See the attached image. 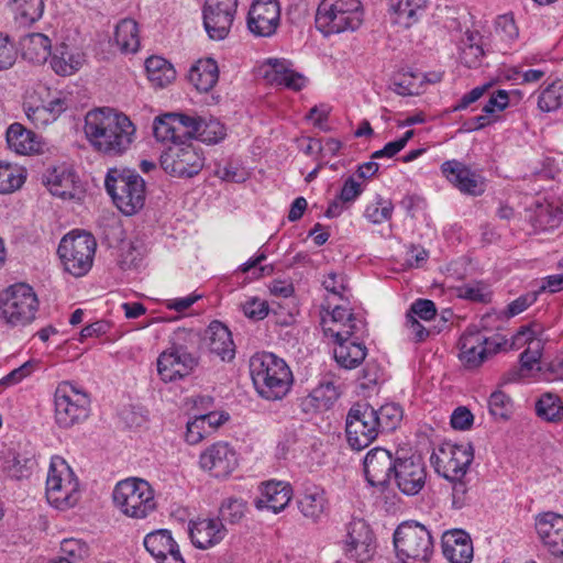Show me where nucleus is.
<instances>
[{
  "label": "nucleus",
  "mask_w": 563,
  "mask_h": 563,
  "mask_svg": "<svg viewBox=\"0 0 563 563\" xmlns=\"http://www.w3.org/2000/svg\"><path fill=\"white\" fill-rule=\"evenodd\" d=\"M488 409L496 419L506 420L512 411V400L503 390H495L488 399Z\"/></svg>",
  "instance_id": "864d4df0"
},
{
  "label": "nucleus",
  "mask_w": 563,
  "mask_h": 563,
  "mask_svg": "<svg viewBox=\"0 0 563 563\" xmlns=\"http://www.w3.org/2000/svg\"><path fill=\"white\" fill-rule=\"evenodd\" d=\"M37 310V296L26 284H14L0 292V319L7 325H27L35 319Z\"/></svg>",
  "instance_id": "423d86ee"
},
{
  "label": "nucleus",
  "mask_w": 563,
  "mask_h": 563,
  "mask_svg": "<svg viewBox=\"0 0 563 563\" xmlns=\"http://www.w3.org/2000/svg\"><path fill=\"white\" fill-rule=\"evenodd\" d=\"M147 78L157 87H166L176 78L173 65L163 57L152 56L145 60Z\"/></svg>",
  "instance_id": "58836bf2"
},
{
  "label": "nucleus",
  "mask_w": 563,
  "mask_h": 563,
  "mask_svg": "<svg viewBox=\"0 0 563 563\" xmlns=\"http://www.w3.org/2000/svg\"><path fill=\"white\" fill-rule=\"evenodd\" d=\"M537 415L551 422L559 421L563 417L561 399L552 394H544L536 404Z\"/></svg>",
  "instance_id": "de8ad7c7"
},
{
  "label": "nucleus",
  "mask_w": 563,
  "mask_h": 563,
  "mask_svg": "<svg viewBox=\"0 0 563 563\" xmlns=\"http://www.w3.org/2000/svg\"><path fill=\"white\" fill-rule=\"evenodd\" d=\"M16 59V49L9 37L0 33V70L9 69Z\"/></svg>",
  "instance_id": "0e129e2a"
},
{
  "label": "nucleus",
  "mask_w": 563,
  "mask_h": 563,
  "mask_svg": "<svg viewBox=\"0 0 563 563\" xmlns=\"http://www.w3.org/2000/svg\"><path fill=\"white\" fill-rule=\"evenodd\" d=\"M396 466V455L384 448H374L364 459V473L366 481L374 487H386Z\"/></svg>",
  "instance_id": "5701e85b"
},
{
  "label": "nucleus",
  "mask_w": 563,
  "mask_h": 563,
  "mask_svg": "<svg viewBox=\"0 0 563 563\" xmlns=\"http://www.w3.org/2000/svg\"><path fill=\"white\" fill-rule=\"evenodd\" d=\"M199 120V130L197 131L196 139L206 144H217L222 141L225 135L224 125L217 119H202L197 117Z\"/></svg>",
  "instance_id": "49530a36"
},
{
  "label": "nucleus",
  "mask_w": 563,
  "mask_h": 563,
  "mask_svg": "<svg viewBox=\"0 0 563 563\" xmlns=\"http://www.w3.org/2000/svg\"><path fill=\"white\" fill-rule=\"evenodd\" d=\"M344 553L356 563L371 561L377 549L376 539L371 527L363 519H353L346 525Z\"/></svg>",
  "instance_id": "a211bd4d"
},
{
  "label": "nucleus",
  "mask_w": 563,
  "mask_h": 563,
  "mask_svg": "<svg viewBox=\"0 0 563 563\" xmlns=\"http://www.w3.org/2000/svg\"><path fill=\"white\" fill-rule=\"evenodd\" d=\"M96 247L97 242L92 234L73 231L60 240L57 252L65 271L75 277H81L92 266Z\"/></svg>",
  "instance_id": "6e6552de"
},
{
  "label": "nucleus",
  "mask_w": 563,
  "mask_h": 563,
  "mask_svg": "<svg viewBox=\"0 0 563 563\" xmlns=\"http://www.w3.org/2000/svg\"><path fill=\"white\" fill-rule=\"evenodd\" d=\"M360 331L356 327L350 325L349 329H334L324 324L325 336L332 338L335 343L333 355L336 363L344 368L352 369L357 367L366 357L367 349L363 343L352 341Z\"/></svg>",
  "instance_id": "4468645a"
},
{
  "label": "nucleus",
  "mask_w": 563,
  "mask_h": 563,
  "mask_svg": "<svg viewBox=\"0 0 563 563\" xmlns=\"http://www.w3.org/2000/svg\"><path fill=\"white\" fill-rule=\"evenodd\" d=\"M104 187L117 208L125 216L135 214L145 203V181L130 168H110Z\"/></svg>",
  "instance_id": "7ed1b4c3"
},
{
  "label": "nucleus",
  "mask_w": 563,
  "mask_h": 563,
  "mask_svg": "<svg viewBox=\"0 0 563 563\" xmlns=\"http://www.w3.org/2000/svg\"><path fill=\"white\" fill-rule=\"evenodd\" d=\"M85 134L97 152L114 157L130 148L135 126L125 114L110 108H99L86 114Z\"/></svg>",
  "instance_id": "f257e3e1"
},
{
  "label": "nucleus",
  "mask_w": 563,
  "mask_h": 563,
  "mask_svg": "<svg viewBox=\"0 0 563 563\" xmlns=\"http://www.w3.org/2000/svg\"><path fill=\"white\" fill-rule=\"evenodd\" d=\"M537 533L544 548L554 556H563V516L544 512L537 518Z\"/></svg>",
  "instance_id": "393cba45"
},
{
  "label": "nucleus",
  "mask_w": 563,
  "mask_h": 563,
  "mask_svg": "<svg viewBox=\"0 0 563 563\" xmlns=\"http://www.w3.org/2000/svg\"><path fill=\"white\" fill-rule=\"evenodd\" d=\"M416 75L413 73L404 74L398 81H394L393 91L399 96H413L420 91V86L415 82Z\"/></svg>",
  "instance_id": "69168bd1"
},
{
  "label": "nucleus",
  "mask_w": 563,
  "mask_h": 563,
  "mask_svg": "<svg viewBox=\"0 0 563 563\" xmlns=\"http://www.w3.org/2000/svg\"><path fill=\"white\" fill-rule=\"evenodd\" d=\"M205 343L210 353L222 361H231L235 354V345L228 327L220 321H212L205 334Z\"/></svg>",
  "instance_id": "c756f323"
},
{
  "label": "nucleus",
  "mask_w": 563,
  "mask_h": 563,
  "mask_svg": "<svg viewBox=\"0 0 563 563\" xmlns=\"http://www.w3.org/2000/svg\"><path fill=\"white\" fill-rule=\"evenodd\" d=\"M328 507L325 492L319 486L307 487L298 499L300 512L312 521H318Z\"/></svg>",
  "instance_id": "c9c22d12"
},
{
  "label": "nucleus",
  "mask_w": 563,
  "mask_h": 563,
  "mask_svg": "<svg viewBox=\"0 0 563 563\" xmlns=\"http://www.w3.org/2000/svg\"><path fill=\"white\" fill-rule=\"evenodd\" d=\"M394 545L402 563H428L434 552L431 531L417 521H405L397 527Z\"/></svg>",
  "instance_id": "39448f33"
},
{
  "label": "nucleus",
  "mask_w": 563,
  "mask_h": 563,
  "mask_svg": "<svg viewBox=\"0 0 563 563\" xmlns=\"http://www.w3.org/2000/svg\"><path fill=\"white\" fill-rule=\"evenodd\" d=\"M363 21L360 0H321L316 27L325 36L356 30Z\"/></svg>",
  "instance_id": "20e7f679"
},
{
  "label": "nucleus",
  "mask_w": 563,
  "mask_h": 563,
  "mask_svg": "<svg viewBox=\"0 0 563 563\" xmlns=\"http://www.w3.org/2000/svg\"><path fill=\"white\" fill-rule=\"evenodd\" d=\"M189 536L196 548L206 550L220 543L227 536V529L218 519H197L189 523Z\"/></svg>",
  "instance_id": "cd10ccee"
},
{
  "label": "nucleus",
  "mask_w": 563,
  "mask_h": 563,
  "mask_svg": "<svg viewBox=\"0 0 563 563\" xmlns=\"http://www.w3.org/2000/svg\"><path fill=\"white\" fill-rule=\"evenodd\" d=\"M500 346V342L493 341L476 328L470 327L459 340V357L465 368L474 369L496 354Z\"/></svg>",
  "instance_id": "2eb2a0df"
},
{
  "label": "nucleus",
  "mask_w": 563,
  "mask_h": 563,
  "mask_svg": "<svg viewBox=\"0 0 563 563\" xmlns=\"http://www.w3.org/2000/svg\"><path fill=\"white\" fill-rule=\"evenodd\" d=\"M311 394L317 401L316 407L322 410H328L339 398V391L332 382L321 383Z\"/></svg>",
  "instance_id": "5fc2aeb1"
},
{
  "label": "nucleus",
  "mask_w": 563,
  "mask_h": 563,
  "mask_svg": "<svg viewBox=\"0 0 563 563\" xmlns=\"http://www.w3.org/2000/svg\"><path fill=\"white\" fill-rule=\"evenodd\" d=\"M246 510V503L236 497L225 498L219 508V517L217 518L223 525L224 522L235 525L241 521Z\"/></svg>",
  "instance_id": "8fccbe9b"
},
{
  "label": "nucleus",
  "mask_w": 563,
  "mask_h": 563,
  "mask_svg": "<svg viewBox=\"0 0 563 563\" xmlns=\"http://www.w3.org/2000/svg\"><path fill=\"white\" fill-rule=\"evenodd\" d=\"M413 318H420L423 321H430L437 316V308L432 300L417 299L406 313Z\"/></svg>",
  "instance_id": "052dcab7"
},
{
  "label": "nucleus",
  "mask_w": 563,
  "mask_h": 563,
  "mask_svg": "<svg viewBox=\"0 0 563 563\" xmlns=\"http://www.w3.org/2000/svg\"><path fill=\"white\" fill-rule=\"evenodd\" d=\"M328 322L330 328L334 329H349L350 325H355L356 331H361L364 328V322L361 319H357L346 307L335 306L329 318L322 319V329L324 330V324Z\"/></svg>",
  "instance_id": "a18cd8bd"
},
{
  "label": "nucleus",
  "mask_w": 563,
  "mask_h": 563,
  "mask_svg": "<svg viewBox=\"0 0 563 563\" xmlns=\"http://www.w3.org/2000/svg\"><path fill=\"white\" fill-rule=\"evenodd\" d=\"M44 184L53 196L64 200L75 199L79 191L75 174L65 167L49 170L45 176Z\"/></svg>",
  "instance_id": "2f4dec72"
},
{
  "label": "nucleus",
  "mask_w": 563,
  "mask_h": 563,
  "mask_svg": "<svg viewBox=\"0 0 563 563\" xmlns=\"http://www.w3.org/2000/svg\"><path fill=\"white\" fill-rule=\"evenodd\" d=\"M14 21L21 27H29L38 21L44 12L43 0H14L12 4Z\"/></svg>",
  "instance_id": "ea45409f"
},
{
  "label": "nucleus",
  "mask_w": 563,
  "mask_h": 563,
  "mask_svg": "<svg viewBox=\"0 0 563 563\" xmlns=\"http://www.w3.org/2000/svg\"><path fill=\"white\" fill-rule=\"evenodd\" d=\"M198 365V358L188 353L183 345L174 344L157 358V372L165 383L175 382L188 376Z\"/></svg>",
  "instance_id": "aec40b11"
},
{
  "label": "nucleus",
  "mask_w": 563,
  "mask_h": 563,
  "mask_svg": "<svg viewBox=\"0 0 563 563\" xmlns=\"http://www.w3.org/2000/svg\"><path fill=\"white\" fill-rule=\"evenodd\" d=\"M199 130V120L197 117L169 112L155 118L153 123V133L157 141L176 143H187L186 141L196 139Z\"/></svg>",
  "instance_id": "ddd939ff"
},
{
  "label": "nucleus",
  "mask_w": 563,
  "mask_h": 563,
  "mask_svg": "<svg viewBox=\"0 0 563 563\" xmlns=\"http://www.w3.org/2000/svg\"><path fill=\"white\" fill-rule=\"evenodd\" d=\"M22 56L34 64H43L52 55L51 40L42 33L25 35L21 42Z\"/></svg>",
  "instance_id": "f704fd0d"
},
{
  "label": "nucleus",
  "mask_w": 563,
  "mask_h": 563,
  "mask_svg": "<svg viewBox=\"0 0 563 563\" xmlns=\"http://www.w3.org/2000/svg\"><path fill=\"white\" fill-rule=\"evenodd\" d=\"M426 3L427 0H389V10L394 14V22L406 29L410 27L418 21Z\"/></svg>",
  "instance_id": "e433bc0d"
},
{
  "label": "nucleus",
  "mask_w": 563,
  "mask_h": 563,
  "mask_svg": "<svg viewBox=\"0 0 563 563\" xmlns=\"http://www.w3.org/2000/svg\"><path fill=\"white\" fill-rule=\"evenodd\" d=\"M62 553L65 555L62 559L71 561L73 563L80 562L89 555V547L86 542L78 539H65L60 544Z\"/></svg>",
  "instance_id": "6e6d98bb"
},
{
  "label": "nucleus",
  "mask_w": 563,
  "mask_h": 563,
  "mask_svg": "<svg viewBox=\"0 0 563 563\" xmlns=\"http://www.w3.org/2000/svg\"><path fill=\"white\" fill-rule=\"evenodd\" d=\"M441 172L461 192L479 196L485 190L481 175L456 159L445 161Z\"/></svg>",
  "instance_id": "b1692460"
},
{
  "label": "nucleus",
  "mask_w": 563,
  "mask_h": 563,
  "mask_svg": "<svg viewBox=\"0 0 563 563\" xmlns=\"http://www.w3.org/2000/svg\"><path fill=\"white\" fill-rule=\"evenodd\" d=\"M393 478L402 494L417 495L423 488L427 478L422 457L416 454L407 456L404 451H397Z\"/></svg>",
  "instance_id": "dca6fc26"
},
{
  "label": "nucleus",
  "mask_w": 563,
  "mask_h": 563,
  "mask_svg": "<svg viewBox=\"0 0 563 563\" xmlns=\"http://www.w3.org/2000/svg\"><path fill=\"white\" fill-rule=\"evenodd\" d=\"M114 41L122 52H136L140 46L137 23L132 19L120 21L115 27Z\"/></svg>",
  "instance_id": "79ce46f5"
},
{
  "label": "nucleus",
  "mask_w": 563,
  "mask_h": 563,
  "mask_svg": "<svg viewBox=\"0 0 563 563\" xmlns=\"http://www.w3.org/2000/svg\"><path fill=\"white\" fill-rule=\"evenodd\" d=\"M54 418L59 428L69 429L84 422L90 413V399L70 383H60L54 394Z\"/></svg>",
  "instance_id": "1a4fd4ad"
},
{
  "label": "nucleus",
  "mask_w": 563,
  "mask_h": 563,
  "mask_svg": "<svg viewBox=\"0 0 563 563\" xmlns=\"http://www.w3.org/2000/svg\"><path fill=\"white\" fill-rule=\"evenodd\" d=\"M25 180L24 169L18 165L0 162V194L19 189Z\"/></svg>",
  "instance_id": "c03bdc74"
},
{
  "label": "nucleus",
  "mask_w": 563,
  "mask_h": 563,
  "mask_svg": "<svg viewBox=\"0 0 563 563\" xmlns=\"http://www.w3.org/2000/svg\"><path fill=\"white\" fill-rule=\"evenodd\" d=\"M238 0H206L203 25L211 40H224L236 13Z\"/></svg>",
  "instance_id": "6ab92c4d"
},
{
  "label": "nucleus",
  "mask_w": 563,
  "mask_h": 563,
  "mask_svg": "<svg viewBox=\"0 0 563 563\" xmlns=\"http://www.w3.org/2000/svg\"><path fill=\"white\" fill-rule=\"evenodd\" d=\"M250 374L257 394L267 400L284 398L292 374L286 362L273 353H256L250 360Z\"/></svg>",
  "instance_id": "f03ea898"
},
{
  "label": "nucleus",
  "mask_w": 563,
  "mask_h": 563,
  "mask_svg": "<svg viewBox=\"0 0 563 563\" xmlns=\"http://www.w3.org/2000/svg\"><path fill=\"white\" fill-rule=\"evenodd\" d=\"M448 481L452 484V506L454 509H462L467 503L468 479L460 477Z\"/></svg>",
  "instance_id": "e2e57ef3"
},
{
  "label": "nucleus",
  "mask_w": 563,
  "mask_h": 563,
  "mask_svg": "<svg viewBox=\"0 0 563 563\" xmlns=\"http://www.w3.org/2000/svg\"><path fill=\"white\" fill-rule=\"evenodd\" d=\"M544 333V328L537 322H532L530 324L521 327L518 332L514 336V346L520 347L527 344L526 351L531 354H540L542 356V351L544 347V339L542 338Z\"/></svg>",
  "instance_id": "4c0bfd02"
},
{
  "label": "nucleus",
  "mask_w": 563,
  "mask_h": 563,
  "mask_svg": "<svg viewBox=\"0 0 563 563\" xmlns=\"http://www.w3.org/2000/svg\"><path fill=\"white\" fill-rule=\"evenodd\" d=\"M562 210L551 203H537L530 221L536 230L547 231L560 225Z\"/></svg>",
  "instance_id": "a19ab883"
},
{
  "label": "nucleus",
  "mask_w": 563,
  "mask_h": 563,
  "mask_svg": "<svg viewBox=\"0 0 563 563\" xmlns=\"http://www.w3.org/2000/svg\"><path fill=\"white\" fill-rule=\"evenodd\" d=\"M562 104V85L554 81L549 85L539 96L538 107L543 112L558 110Z\"/></svg>",
  "instance_id": "603ef678"
},
{
  "label": "nucleus",
  "mask_w": 563,
  "mask_h": 563,
  "mask_svg": "<svg viewBox=\"0 0 563 563\" xmlns=\"http://www.w3.org/2000/svg\"><path fill=\"white\" fill-rule=\"evenodd\" d=\"M81 66V56L68 52V46L62 44L51 55V67L60 76H69L77 71Z\"/></svg>",
  "instance_id": "37998d69"
},
{
  "label": "nucleus",
  "mask_w": 563,
  "mask_h": 563,
  "mask_svg": "<svg viewBox=\"0 0 563 563\" xmlns=\"http://www.w3.org/2000/svg\"><path fill=\"white\" fill-rule=\"evenodd\" d=\"M113 503L125 516L135 519L146 518L156 509L152 486L136 477L123 479L115 485Z\"/></svg>",
  "instance_id": "0eeeda50"
},
{
  "label": "nucleus",
  "mask_w": 563,
  "mask_h": 563,
  "mask_svg": "<svg viewBox=\"0 0 563 563\" xmlns=\"http://www.w3.org/2000/svg\"><path fill=\"white\" fill-rule=\"evenodd\" d=\"M199 464L217 478L229 476L238 466V455L227 442H217L200 454Z\"/></svg>",
  "instance_id": "4be33fe9"
},
{
  "label": "nucleus",
  "mask_w": 563,
  "mask_h": 563,
  "mask_svg": "<svg viewBox=\"0 0 563 563\" xmlns=\"http://www.w3.org/2000/svg\"><path fill=\"white\" fill-rule=\"evenodd\" d=\"M262 497L255 500L257 509H271L273 512L278 514L284 510L292 495V489L289 484L284 482H267L262 485Z\"/></svg>",
  "instance_id": "7c9ffc66"
},
{
  "label": "nucleus",
  "mask_w": 563,
  "mask_h": 563,
  "mask_svg": "<svg viewBox=\"0 0 563 563\" xmlns=\"http://www.w3.org/2000/svg\"><path fill=\"white\" fill-rule=\"evenodd\" d=\"M280 21V7L278 0H256L247 16L249 30L256 36L273 35Z\"/></svg>",
  "instance_id": "412c9836"
},
{
  "label": "nucleus",
  "mask_w": 563,
  "mask_h": 563,
  "mask_svg": "<svg viewBox=\"0 0 563 563\" xmlns=\"http://www.w3.org/2000/svg\"><path fill=\"white\" fill-rule=\"evenodd\" d=\"M430 460L439 475L445 479H457L466 476L474 453L471 445L446 444L440 448L439 454H432Z\"/></svg>",
  "instance_id": "f3484780"
},
{
  "label": "nucleus",
  "mask_w": 563,
  "mask_h": 563,
  "mask_svg": "<svg viewBox=\"0 0 563 563\" xmlns=\"http://www.w3.org/2000/svg\"><path fill=\"white\" fill-rule=\"evenodd\" d=\"M188 79L198 91H210L219 79V67L217 62L212 58L198 60L189 69Z\"/></svg>",
  "instance_id": "72a5a7b5"
},
{
  "label": "nucleus",
  "mask_w": 563,
  "mask_h": 563,
  "mask_svg": "<svg viewBox=\"0 0 563 563\" xmlns=\"http://www.w3.org/2000/svg\"><path fill=\"white\" fill-rule=\"evenodd\" d=\"M457 294L460 298L481 303L490 301L492 296L488 286L484 283L464 285L457 288Z\"/></svg>",
  "instance_id": "4d7b16f0"
},
{
  "label": "nucleus",
  "mask_w": 563,
  "mask_h": 563,
  "mask_svg": "<svg viewBox=\"0 0 563 563\" xmlns=\"http://www.w3.org/2000/svg\"><path fill=\"white\" fill-rule=\"evenodd\" d=\"M393 211V202L378 196L375 202L367 205L364 216L372 223L380 224L391 219Z\"/></svg>",
  "instance_id": "3c124183"
},
{
  "label": "nucleus",
  "mask_w": 563,
  "mask_h": 563,
  "mask_svg": "<svg viewBox=\"0 0 563 563\" xmlns=\"http://www.w3.org/2000/svg\"><path fill=\"white\" fill-rule=\"evenodd\" d=\"M375 415V408L367 402H356L350 408L345 432L353 450L361 451L367 448L382 433Z\"/></svg>",
  "instance_id": "9b49d317"
},
{
  "label": "nucleus",
  "mask_w": 563,
  "mask_h": 563,
  "mask_svg": "<svg viewBox=\"0 0 563 563\" xmlns=\"http://www.w3.org/2000/svg\"><path fill=\"white\" fill-rule=\"evenodd\" d=\"M32 464V459L21 456L18 453H12V456L5 460L4 468L8 472L9 476L16 479H21L29 475Z\"/></svg>",
  "instance_id": "13d9d810"
},
{
  "label": "nucleus",
  "mask_w": 563,
  "mask_h": 563,
  "mask_svg": "<svg viewBox=\"0 0 563 563\" xmlns=\"http://www.w3.org/2000/svg\"><path fill=\"white\" fill-rule=\"evenodd\" d=\"M79 483L73 470L60 457L53 459L46 479V498L56 508L74 507L79 499Z\"/></svg>",
  "instance_id": "9d476101"
},
{
  "label": "nucleus",
  "mask_w": 563,
  "mask_h": 563,
  "mask_svg": "<svg viewBox=\"0 0 563 563\" xmlns=\"http://www.w3.org/2000/svg\"><path fill=\"white\" fill-rule=\"evenodd\" d=\"M34 369V363L31 361L25 362L18 368L11 371L8 375L0 379V386L10 387L19 384L25 377L30 376Z\"/></svg>",
  "instance_id": "338daca9"
},
{
  "label": "nucleus",
  "mask_w": 563,
  "mask_h": 563,
  "mask_svg": "<svg viewBox=\"0 0 563 563\" xmlns=\"http://www.w3.org/2000/svg\"><path fill=\"white\" fill-rule=\"evenodd\" d=\"M442 553L451 563H471L474 550L470 534L461 529L444 532Z\"/></svg>",
  "instance_id": "c85d7f7f"
},
{
  "label": "nucleus",
  "mask_w": 563,
  "mask_h": 563,
  "mask_svg": "<svg viewBox=\"0 0 563 563\" xmlns=\"http://www.w3.org/2000/svg\"><path fill=\"white\" fill-rule=\"evenodd\" d=\"M476 34H470L467 36L468 44L463 48L461 54L462 62L468 67H477L479 65L481 57L484 56V49L482 45L477 44Z\"/></svg>",
  "instance_id": "bf43d9fd"
},
{
  "label": "nucleus",
  "mask_w": 563,
  "mask_h": 563,
  "mask_svg": "<svg viewBox=\"0 0 563 563\" xmlns=\"http://www.w3.org/2000/svg\"><path fill=\"white\" fill-rule=\"evenodd\" d=\"M244 314L252 320H263L268 314V305L264 300L252 298L242 305Z\"/></svg>",
  "instance_id": "774afa93"
},
{
  "label": "nucleus",
  "mask_w": 563,
  "mask_h": 563,
  "mask_svg": "<svg viewBox=\"0 0 563 563\" xmlns=\"http://www.w3.org/2000/svg\"><path fill=\"white\" fill-rule=\"evenodd\" d=\"M144 547L157 563H185L169 530L161 529L147 533Z\"/></svg>",
  "instance_id": "bb28decb"
},
{
  "label": "nucleus",
  "mask_w": 563,
  "mask_h": 563,
  "mask_svg": "<svg viewBox=\"0 0 563 563\" xmlns=\"http://www.w3.org/2000/svg\"><path fill=\"white\" fill-rule=\"evenodd\" d=\"M203 165V152L192 143H176L161 155L162 168L174 177L191 178Z\"/></svg>",
  "instance_id": "f8f14e48"
},
{
  "label": "nucleus",
  "mask_w": 563,
  "mask_h": 563,
  "mask_svg": "<svg viewBox=\"0 0 563 563\" xmlns=\"http://www.w3.org/2000/svg\"><path fill=\"white\" fill-rule=\"evenodd\" d=\"M287 59L269 58L262 67L263 77L271 85L284 86L295 91L301 90L307 82L303 75L291 69Z\"/></svg>",
  "instance_id": "a878e982"
},
{
  "label": "nucleus",
  "mask_w": 563,
  "mask_h": 563,
  "mask_svg": "<svg viewBox=\"0 0 563 563\" xmlns=\"http://www.w3.org/2000/svg\"><path fill=\"white\" fill-rule=\"evenodd\" d=\"M208 435L210 434L203 426V417L196 416L194 420L187 422L185 439L188 444H197Z\"/></svg>",
  "instance_id": "680f3d73"
},
{
  "label": "nucleus",
  "mask_w": 563,
  "mask_h": 563,
  "mask_svg": "<svg viewBox=\"0 0 563 563\" xmlns=\"http://www.w3.org/2000/svg\"><path fill=\"white\" fill-rule=\"evenodd\" d=\"M380 432L394 431L402 419V409L396 404H386L375 409Z\"/></svg>",
  "instance_id": "09e8293b"
},
{
  "label": "nucleus",
  "mask_w": 563,
  "mask_h": 563,
  "mask_svg": "<svg viewBox=\"0 0 563 563\" xmlns=\"http://www.w3.org/2000/svg\"><path fill=\"white\" fill-rule=\"evenodd\" d=\"M9 148L21 155H31L41 151L38 136L21 123H12L5 133Z\"/></svg>",
  "instance_id": "473e14b6"
}]
</instances>
